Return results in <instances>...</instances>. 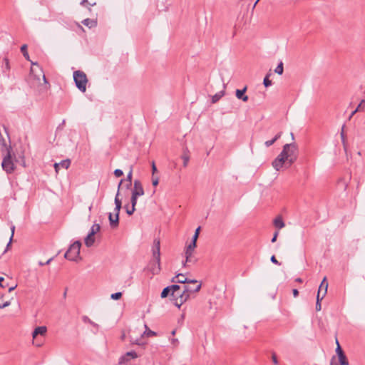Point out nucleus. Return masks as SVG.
Here are the masks:
<instances>
[{
    "label": "nucleus",
    "mask_w": 365,
    "mask_h": 365,
    "mask_svg": "<svg viewBox=\"0 0 365 365\" xmlns=\"http://www.w3.org/2000/svg\"><path fill=\"white\" fill-rule=\"evenodd\" d=\"M297 159V146L294 143H287L283 146L282 150L272 162V166L276 170H279L284 166L290 167Z\"/></svg>",
    "instance_id": "1"
},
{
    "label": "nucleus",
    "mask_w": 365,
    "mask_h": 365,
    "mask_svg": "<svg viewBox=\"0 0 365 365\" xmlns=\"http://www.w3.org/2000/svg\"><path fill=\"white\" fill-rule=\"evenodd\" d=\"M202 287L201 282L196 279L184 277V302L193 297Z\"/></svg>",
    "instance_id": "2"
},
{
    "label": "nucleus",
    "mask_w": 365,
    "mask_h": 365,
    "mask_svg": "<svg viewBox=\"0 0 365 365\" xmlns=\"http://www.w3.org/2000/svg\"><path fill=\"white\" fill-rule=\"evenodd\" d=\"M200 230V227H198L195 232V234L192 237V242L187 246L185 251V262H184V267L186 263H195L196 262V258L192 255L193 251L196 247V242L199 236Z\"/></svg>",
    "instance_id": "3"
},
{
    "label": "nucleus",
    "mask_w": 365,
    "mask_h": 365,
    "mask_svg": "<svg viewBox=\"0 0 365 365\" xmlns=\"http://www.w3.org/2000/svg\"><path fill=\"white\" fill-rule=\"evenodd\" d=\"M121 185L122 184H118V191L115 197V215L113 216L112 213H109V221L110 225L112 227H116L119 223V212L121 209L122 202L121 200L119 199L118 196Z\"/></svg>",
    "instance_id": "4"
},
{
    "label": "nucleus",
    "mask_w": 365,
    "mask_h": 365,
    "mask_svg": "<svg viewBox=\"0 0 365 365\" xmlns=\"http://www.w3.org/2000/svg\"><path fill=\"white\" fill-rule=\"evenodd\" d=\"M170 289V301L178 309L182 305V292L178 284L168 286Z\"/></svg>",
    "instance_id": "5"
},
{
    "label": "nucleus",
    "mask_w": 365,
    "mask_h": 365,
    "mask_svg": "<svg viewBox=\"0 0 365 365\" xmlns=\"http://www.w3.org/2000/svg\"><path fill=\"white\" fill-rule=\"evenodd\" d=\"M81 246V243L80 241L74 242L65 253L64 257L70 261H78L80 259Z\"/></svg>",
    "instance_id": "6"
},
{
    "label": "nucleus",
    "mask_w": 365,
    "mask_h": 365,
    "mask_svg": "<svg viewBox=\"0 0 365 365\" xmlns=\"http://www.w3.org/2000/svg\"><path fill=\"white\" fill-rule=\"evenodd\" d=\"M73 80L77 88L84 93L86 91V84L88 82L86 73L82 71H76L73 72Z\"/></svg>",
    "instance_id": "7"
},
{
    "label": "nucleus",
    "mask_w": 365,
    "mask_h": 365,
    "mask_svg": "<svg viewBox=\"0 0 365 365\" xmlns=\"http://www.w3.org/2000/svg\"><path fill=\"white\" fill-rule=\"evenodd\" d=\"M31 77L34 78V79L36 80L38 83H40L41 78H42L43 83L45 85L48 84L43 71L38 63H32V66L31 68Z\"/></svg>",
    "instance_id": "8"
},
{
    "label": "nucleus",
    "mask_w": 365,
    "mask_h": 365,
    "mask_svg": "<svg viewBox=\"0 0 365 365\" xmlns=\"http://www.w3.org/2000/svg\"><path fill=\"white\" fill-rule=\"evenodd\" d=\"M1 166L6 173H11L14 170V163L11 159L10 154H8V155L3 159Z\"/></svg>",
    "instance_id": "9"
},
{
    "label": "nucleus",
    "mask_w": 365,
    "mask_h": 365,
    "mask_svg": "<svg viewBox=\"0 0 365 365\" xmlns=\"http://www.w3.org/2000/svg\"><path fill=\"white\" fill-rule=\"evenodd\" d=\"M160 240L158 239H155L153 241V245L152 247V253H153V258L154 259L160 261Z\"/></svg>",
    "instance_id": "10"
},
{
    "label": "nucleus",
    "mask_w": 365,
    "mask_h": 365,
    "mask_svg": "<svg viewBox=\"0 0 365 365\" xmlns=\"http://www.w3.org/2000/svg\"><path fill=\"white\" fill-rule=\"evenodd\" d=\"M128 357H130L132 359H136V358H138V354L134 351H128L127 353H125V354L123 355L119 359V364H124V363L128 361H129Z\"/></svg>",
    "instance_id": "11"
},
{
    "label": "nucleus",
    "mask_w": 365,
    "mask_h": 365,
    "mask_svg": "<svg viewBox=\"0 0 365 365\" xmlns=\"http://www.w3.org/2000/svg\"><path fill=\"white\" fill-rule=\"evenodd\" d=\"M150 271L153 274H158L160 271V261L153 259L150 262Z\"/></svg>",
    "instance_id": "12"
},
{
    "label": "nucleus",
    "mask_w": 365,
    "mask_h": 365,
    "mask_svg": "<svg viewBox=\"0 0 365 365\" xmlns=\"http://www.w3.org/2000/svg\"><path fill=\"white\" fill-rule=\"evenodd\" d=\"M246 91L247 86L244 87L242 89H237L235 92L236 97L244 102H247L249 98L247 95L245 94Z\"/></svg>",
    "instance_id": "13"
},
{
    "label": "nucleus",
    "mask_w": 365,
    "mask_h": 365,
    "mask_svg": "<svg viewBox=\"0 0 365 365\" xmlns=\"http://www.w3.org/2000/svg\"><path fill=\"white\" fill-rule=\"evenodd\" d=\"M328 286H329V284L327 280V277H324L319 285V290H318L319 294H321V292L323 291L322 297H324L326 296V294L327 293Z\"/></svg>",
    "instance_id": "14"
},
{
    "label": "nucleus",
    "mask_w": 365,
    "mask_h": 365,
    "mask_svg": "<svg viewBox=\"0 0 365 365\" xmlns=\"http://www.w3.org/2000/svg\"><path fill=\"white\" fill-rule=\"evenodd\" d=\"M132 194L138 197L143 195L144 190L142 187V184H134V187L132 189Z\"/></svg>",
    "instance_id": "15"
},
{
    "label": "nucleus",
    "mask_w": 365,
    "mask_h": 365,
    "mask_svg": "<svg viewBox=\"0 0 365 365\" xmlns=\"http://www.w3.org/2000/svg\"><path fill=\"white\" fill-rule=\"evenodd\" d=\"M47 328L45 326L37 327L33 331L32 336L35 339L38 335L43 336L46 334Z\"/></svg>",
    "instance_id": "16"
},
{
    "label": "nucleus",
    "mask_w": 365,
    "mask_h": 365,
    "mask_svg": "<svg viewBox=\"0 0 365 365\" xmlns=\"http://www.w3.org/2000/svg\"><path fill=\"white\" fill-rule=\"evenodd\" d=\"M82 321L84 322V323H88L89 324H91L94 329H95V331H93V333L94 334H97L98 329H99V325L96 323H95L94 322H93L87 316H83L82 317Z\"/></svg>",
    "instance_id": "17"
},
{
    "label": "nucleus",
    "mask_w": 365,
    "mask_h": 365,
    "mask_svg": "<svg viewBox=\"0 0 365 365\" xmlns=\"http://www.w3.org/2000/svg\"><path fill=\"white\" fill-rule=\"evenodd\" d=\"M71 165V160L69 159L61 160L59 163H55L54 167L56 170L58 172V168H63L67 169Z\"/></svg>",
    "instance_id": "18"
},
{
    "label": "nucleus",
    "mask_w": 365,
    "mask_h": 365,
    "mask_svg": "<svg viewBox=\"0 0 365 365\" xmlns=\"http://www.w3.org/2000/svg\"><path fill=\"white\" fill-rule=\"evenodd\" d=\"M273 224L275 227L280 230L285 226V224L281 216H277L273 221Z\"/></svg>",
    "instance_id": "19"
},
{
    "label": "nucleus",
    "mask_w": 365,
    "mask_h": 365,
    "mask_svg": "<svg viewBox=\"0 0 365 365\" xmlns=\"http://www.w3.org/2000/svg\"><path fill=\"white\" fill-rule=\"evenodd\" d=\"M282 135V131L278 132L272 140H267L264 142L265 146L268 148V147L271 146L272 145H273L278 139H279L281 138Z\"/></svg>",
    "instance_id": "20"
},
{
    "label": "nucleus",
    "mask_w": 365,
    "mask_h": 365,
    "mask_svg": "<svg viewBox=\"0 0 365 365\" xmlns=\"http://www.w3.org/2000/svg\"><path fill=\"white\" fill-rule=\"evenodd\" d=\"M82 24L90 29L96 27L97 26V21L96 20L91 19H84L82 21Z\"/></svg>",
    "instance_id": "21"
},
{
    "label": "nucleus",
    "mask_w": 365,
    "mask_h": 365,
    "mask_svg": "<svg viewBox=\"0 0 365 365\" xmlns=\"http://www.w3.org/2000/svg\"><path fill=\"white\" fill-rule=\"evenodd\" d=\"M84 241H85V245L88 247H91L95 242L94 235H91V234L88 233V235L86 236V237L85 238Z\"/></svg>",
    "instance_id": "22"
},
{
    "label": "nucleus",
    "mask_w": 365,
    "mask_h": 365,
    "mask_svg": "<svg viewBox=\"0 0 365 365\" xmlns=\"http://www.w3.org/2000/svg\"><path fill=\"white\" fill-rule=\"evenodd\" d=\"M225 95L224 91H220L212 96V103H217Z\"/></svg>",
    "instance_id": "23"
},
{
    "label": "nucleus",
    "mask_w": 365,
    "mask_h": 365,
    "mask_svg": "<svg viewBox=\"0 0 365 365\" xmlns=\"http://www.w3.org/2000/svg\"><path fill=\"white\" fill-rule=\"evenodd\" d=\"M339 365H349V361L345 354L338 356Z\"/></svg>",
    "instance_id": "24"
},
{
    "label": "nucleus",
    "mask_w": 365,
    "mask_h": 365,
    "mask_svg": "<svg viewBox=\"0 0 365 365\" xmlns=\"http://www.w3.org/2000/svg\"><path fill=\"white\" fill-rule=\"evenodd\" d=\"M11 235L10 237L8 244L6 245V250H4V252H7V250L9 249V247L11 246V242H12V240L14 237V231H15V226L14 225H11Z\"/></svg>",
    "instance_id": "25"
},
{
    "label": "nucleus",
    "mask_w": 365,
    "mask_h": 365,
    "mask_svg": "<svg viewBox=\"0 0 365 365\" xmlns=\"http://www.w3.org/2000/svg\"><path fill=\"white\" fill-rule=\"evenodd\" d=\"M100 228L101 227L98 224H94L91 227L89 233L91 235H95V234H96L100 230Z\"/></svg>",
    "instance_id": "26"
},
{
    "label": "nucleus",
    "mask_w": 365,
    "mask_h": 365,
    "mask_svg": "<svg viewBox=\"0 0 365 365\" xmlns=\"http://www.w3.org/2000/svg\"><path fill=\"white\" fill-rule=\"evenodd\" d=\"M3 63H4V65L2 66V69H3V72L5 73L6 71H9V69H10L9 61L6 57H5L3 59Z\"/></svg>",
    "instance_id": "27"
},
{
    "label": "nucleus",
    "mask_w": 365,
    "mask_h": 365,
    "mask_svg": "<svg viewBox=\"0 0 365 365\" xmlns=\"http://www.w3.org/2000/svg\"><path fill=\"white\" fill-rule=\"evenodd\" d=\"M21 51L23 56L25 57V58L27 60H29V55L27 51V45L26 44H24L21 46Z\"/></svg>",
    "instance_id": "28"
},
{
    "label": "nucleus",
    "mask_w": 365,
    "mask_h": 365,
    "mask_svg": "<svg viewBox=\"0 0 365 365\" xmlns=\"http://www.w3.org/2000/svg\"><path fill=\"white\" fill-rule=\"evenodd\" d=\"M152 170H153L152 182H159L158 178L154 176V173L157 171V168H156V166H155L154 162H153V163H152Z\"/></svg>",
    "instance_id": "29"
},
{
    "label": "nucleus",
    "mask_w": 365,
    "mask_h": 365,
    "mask_svg": "<svg viewBox=\"0 0 365 365\" xmlns=\"http://www.w3.org/2000/svg\"><path fill=\"white\" fill-rule=\"evenodd\" d=\"M160 296L162 298H165L167 297H170V289H169V287H167L163 289Z\"/></svg>",
    "instance_id": "30"
},
{
    "label": "nucleus",
    "mask_w": 365,
    "mask_h": 365,
    "mask_svg": "<svg viewBox=\"0 0 365 365\" xmlns=\"http://www.w3.org/2000/svg\"><path fill=\"white\" fill-rule=\"evenodd\" d=\"M283 63L281 61L274 69V72L279 75H282L283 73Z\"/></svg>",
    "instance_id": "31"
},
{
    "label": "nucleus",
    "mask_w": 365,
    "mask_h": 365,
    "mask_svg": "<svg viewBox=\"0 0 365 365\" xmlns=\"http://www.w3.org/2000/svg\"><path fill=\"white\" fill-rule=\"evenodd\" d=\"M270 74H267L263 81V84L265 87H269L272 85V81L269 79Z\"/></svg>",
    "instance_id": "32"
},
{
    "label": "nucleus",
    "mask_w": 365,
    "mask_h": 365,
    "mask_svg": "<svg viewBox=\"0 0 365 365\" xmlns=\"http://www.w3.org/2000/svg\"><path fill=\"white\" fill-rule=\"evenodd\" d=\"M336 353L337 356L344 354L343 350L341 349L340 344L337 339H336Z\"/></svg>",
    "instance_id": "33"
},
{
    "label": "nucleus",
    "mask_w": 365,
    "mask_h": 365,
    "mask_svg": "<svg viewBox=\"0 0 365 365\" xmlns=\"http://www.w3.org/2000/svg\"><path fill=\"white\" fill-rule=\"evenodd\" d=\"M344 125L342 126V129H341V142L344 145V148L346 150V144L345 135L344 133Z\"/></svg>",
    "instance_id": "34"
},
{
    "label": "nucleus",
    "mask_w": 365,
    "mask_h": 365,
    "mask_svg": "<svg viewBox=\"0 0 365 365\" xmlns=\"http://www.w3.org/2000/svg\"><path fill=\"white\" fill-rule=\"evenodd\" d=\"M121 297H122V293L120 292L113 293L110 295V298L113 300H118V299H120Z\"/></svg>",
    "instance_id": "35"
},
{
    "label": "nucleus",
    "mask_w": 365,
    "mask_h": 365,
    "mask_svg": "<svg viewBox=\"0 0 365 365\" xmlns=\"http://www.w3.org/2000/svg\"><path fill=\"white\" fill-rule=\"evenodd\" d=\"M113 174L116 177V178H120L121 176H123V172L122 170L120 169H115L113 172Z\"/></svg>",
    "instance_id": "36"
},
{
    "label": "nucleus",
    "mask_w": 365,
    "mask_h": 365,
    "mask_svg": "<svg viewBox=\"0 0 365 365\" xmlns=\"http://www.w3.org/2000/svg\"><path fill=\"white\" fill-rule=\"evenodd\" d=\"M137 198L138 197L133 195L132 194V196H131V207H135L136 205V203H137Z\"/></svg>",
    "instance_id": "37"
},
{
    "label": "nucleus",
    "mask_w": 365,
    "mask_h": 365,
    "mask_svg": "<svg viewBox=\"0 0 365 365\" xmlns=\"http://www.w3.org/2000/svg\"><path fill=\"white\" fill-rule=\"evenodd\" d=\"M170 341H171V344L173 345V346H178L179 344V340L178 339H175V338H171L170 339Z\"/></svg>",
    "instance_id": "38"
},
{
    "label": "nucleus",
    "mask_w": 365,
    "mask_h": 365,
    "mask_svg": "<svg viewBox=\"0 0 365 365\" xmlns=\"http://www.w3.org/2000/svg\"><path fill=\"white\" fill-rule=\"evenodd\" d=\"M132 178H133V175H132V170H130V172L128 173L127 175V177H126V180L129 182H132Z\"/></svg>",
    "instance_id": "39"
},
{
    "label": "nucleus",
    "mask_w": 365,
    "mask_h": 365,
    "mask_svg": "<svg viewBox=\"0 0 365 365\" xmlns=\"http://www.w3.org/2000/svg\"><path fill=\"white\" fill-rule=\"evenodd\" d=\"M270 260L272 263L279 265L280 263L278 262V260L276 259L275 256L272 255L270 258Z\"/></svg>",
    "instance_id": "40"
},
{
    "label": "nucleus",
    "mask_w": 365,
    "mask_h": 365,
    "mask_svg": "<svg viewBox=\"0 0 365 365\" xmlns=\"http://www.w3.org/2000/svg\"><path fill=\"white\" fill-rule=\"evenodd\" d=\"M4 279L2 277H0V287L2 288H5L8 286V284H4Z\"/></svg>",
    "instance_id": "41"
},
{
    "label": "nucleus",
    "mask_w": 365,
    "mask_h": 365,
    "mask_svg": "<svg viewBox=\"0 0 365 365\" xmlns=\"http://www.w3.org/2000/svg\"><path fill=\"white\" fill-rule=\"evenodd\" d=\"M135 211V207H131V208H127L126 209V212L128 215H131Z\"/></svg>",
    "instance_id": "42"
},
{
    "label": "nucleus",
    "mask_w": 365,
    "mask_h": 365,
    "mask_svg": "<svg viewBox=\"0 0 365 365\" xmlns=\"http://www.w3.org/2000/svg\"><path fill=\"white\" fill-rule=\"evenodd\" d=\"M272 361L274 364V365H278V361H277V356L275 354H272Z\"/></svg>",
    "instance_id": "43"
},
{
    "label": "nucleus",
    "mask_w": 365,
    "mask_h": 365,
    "mask_svg": "<svg viewBox=\"0 0 365 365\" xmlns=\"http://www.w3.org/2000/svg\"><path fill=\"white\" fill-rule=\"evenodd\" d=\"M10 302L9 301H7L6 302H4V304H0V309H3V308H5L6 307H9L10 305Z\"/></svg>",
    "instance_id": "44"
},
{
    "label": "nucleus",
    "mask_w": 365,
    "mask_h": 365,
    "mask_svg": "<svg viewBox=\"0 0 365 365\" xmlns=\"http://www.w3.org/2000/svg\"><path fill=\"white\" fill-rule=\"evenodd\" d=\"M278 235H279V232L278 231L274 232V236H273V237H272V239L271 240L272 242H274L277 240Z\"/></svg>",
    "instance_id": "45"
},
{
    "label": "nucleus",
    "mask_w": 365,
    "mask_h": 365,
    "mask_svg": "<svg viewBox=\"0 0 365 365\" xmlns=\"http://www.w3.org/2000/svg\"><path fill=\"white\" fill-rule=\"evenodd\" d=\"M322 309V305H321V302H316V310L317 311H320Z\"/></svg>",
    "instance_id": "46"
},
{
    "label": "nucleus",
    "mask_w": 365,
    "mask_h": 365,
    "mask_svg": "<svg viewBox=\"0 0 365 365\" xmlns=\"http://www.w3.org/2000/svg\"><path fill=\"white\" fill-rule=\"evenodd\" d=\"M148 336H155L156 333L153 331L149 330L148 332H145Z\"/></svg>",
    "instance_id": "47"
},
{
    "label": "nucleus",
    "mask_w": 365,
    "mask_h": 365,
    "mask_svg": "<svg viewBox=\"0 0 365 365\" xmlns=\"http://www.w3.org/2000/svg\"><path fill=\"white\" fill-rule=\"evenodd\" d=\"M323 299H324V297H322V295L321 296V294H319V292H318L317 296V302H321Z\"/></svg>",
    "instance_id": "48"
},
{
    "label": "nucleus",
    "mask_w": 365,
    "mask_h": 365,
    "mask_svg": "<svg viewBox=\"0 0 365 365\" xmlns=\"http://www.w3.org/2000/svg\"><path fill=\"white\" fill-rule=\"evenodd\" d=\"M189 160V157L186 156L184 153V167L186 165L187 163Z\"/></svg>",
    "instance_id": "49"
},
{
    "label": "nucleus",
    "mask_w": 365,
    "mask_h": 365,
    "mask_svg": "<svg viewBox=\"0 0 365 365\" xmlns=\"http://www.w3.org/2000/svg\"><path fill=\"white\" fill-rule=\"evenodd\" d=\"M292 292L294 297H297L299 295V292L297 289H294Z\"/></svg>",
    "instance_id": "50"
},
{
    "label": "nucleus",
    "mask_w": 365,
    "mask_h": 365,
    "mask_svg": "<svg viewBox=\"0 0 365 365\" xmlns=\"http://www.w3.org/2000/svg\"><path fill=\"white\" fill-rule=\"evenodd\" d=\"M358 111V108H356L354 111L351 112L350 116H349V119L352 118V116Z\"/></svg>",
    "instance_id": "51"
},
{
    "label": "nucleus",
    "mask_w": 365,
    "mask_h": 365,
    "mask_svg": "<svg viewBox=\"0 0 365 365\" xmlns=\"http://www.w3.org/2000/svg\"><path fill=\"white\" fill-rule=\"evenodd\" d=\"M336 359V357L334 356L331 360V364L330 365H338L336 364V363H334V360Z\"/></svg>",
    "instance_id": "52"
},
{
    "label": "nucleus",
    "mask_w": 365,
    "mask_h": 365,
    "mask_svg": "<svg viewBox=\"0 0 365 365\" xmlns=\"http://www.w3.org/2000/svg\"><path fill=\"white\" fill-rule=\"evenodd\" d=\"M16 287H17V285L16 284V285H14V286H12V287H9V292H12L13 290H14V289H16Z\"/></svg>",
    "instance_id": "53"
},
{
    "label": "nucleus",
    "mask_w": 365,
    "mask_h": 365,
    "mask_svg": "<svg viewBox=\"0 0 365 365\" xmlns=\"http://www.w3.org/2000/svg\"><path fill=\"white\" fill-rule=\"evenodd\" d=\"M0 141L2 142V144L4 145H6L5 140H4V139L3 138V137L1 135L0 137Z\"/></svg>",
    "instance_id": "54"
},
{
    "label": "nucleus",
    "mask_w": 365,
    "mask_h": 365,
    "mask_svg": "<svg viewBox=\"0 0 365 365\" xmlns=\"http://www.w3.org/2000/svg\"><path fill=\"white\" fill-rule=\"evenodd\" d=\"M0 141L2 142V144L4 145H6L5 140H4V139L3 138V137L1 135L0 137Z\"/></svg>",
    "instance_id": "55"
},
{
    "label": "nucleus",
    "mask_w": 365,
    "mask_h": 365,
    "mask_svg": "<svg viewBox=\"0 0 365 365\" xmlns=\"http://www.w3.org/2000/svg\"><path fill=\"white\" fill-rule=\"evenodd\" d=\"M53 259V257H51L50 259H48L46 262V264H48L51 263V262Z\"/></svg>",
    "instance_id": "56"
},
{
    "label": "nucleus",
    "mask_w": 365,
    "mask_h": 365,
    "mask_svg": "<svg viewBox=\"0 0 365 365\" xmlns=\"http://www.w3.org/2000/svg\"><path fill=\"white\" fill-rule=\"evenodd\" d=\"M86 3H88L87 0H82L81 2V5L84 6Z\"/></svg>",
    "instance_id": "57"
},
{
    "label": "nucleus",
    "mask_w": 365,
    "mask_h": 365,
    "mask_svg": "<svg viewBox=\"0 0 365 365\" xmlns=\"http://www.w3.org/2000/svg\"><path fill=\"white\" fill-rule=\"evenodd\" d=\"M363 103H364V100H362V101H361V103H359V105L357 106L358 110L359 109V108H360V107H361V104H362Z\"/></svg>",
    "instance_id": "58"
},
{
    "label": "nucleus",
    "mask_w": 365,
    "mask_h": 365,
    "mask_svg": "<svg viewBox=\"0 0 365 365\" xmlns=\"http://www.w3.org/2000/svg\"><path fill=\"white\" fill-rule=\"evenodd\" d=\"M259 1L257 0V1H255V3L253 4V6H252V9H253L255 8L256 5L257 4V3H258Z\"/></svg>",
    "instance_id": "59"
},
{
    "label": "nucleus",
    "mask_w": 365,
    "mask_h": 365,
    "mask_svg": "<svg viewBox=\"0 0 365 365\" xmlns=\"http://www.w3.org/2000/svg\"><path fill=\"white\" fill-rule=\"evenodd\" d=\"M38 264H39V265H40V266H43V265H45V264H46V262H39V263H38Z\"/></svg>",
    "instance_id": "60"
},
{
    "label": "nucleus",
    "mask_w": 365,
    "mask_h": 365,
    "mask_svg": "<svg viewBox=\"0 0 365 365\" xmlns=\"http://www.w3.org/2000/svg\"><path fill=\"white\" fill-rule=\"evenodd\" d=\"M177 330H178V329L173 330L172 332H171L172 335H175L176 331H177Z\"/></svg>",
    "instance_id": "61"
},
{
    "label": "nucleus",
    "mask_w": 365,
    "mask_h": 365,
    "mask_svg": "<svg viewBox=\"0 0 365 365\" xmlns=\"http://www.w3.org/2000/svg\"><path fill=\"white\" fill-rule=\"evenodd\" d=\"M296 282H302V279H301V278H297V279H296Z\"/></svg>",
    "instance_id": "62"
},
{
    "label": "nucleus",
    "mask_w": 365,
    "mask_h": 365,
    "mask_svg": "<svg viewBox=\"0 0 365 365\" xmlns=\"http://www.w3.org/2000/svg\"><path fill=\"white\" fill-rule=\"evenodd\" d=\"M22 165L25 167V161L24 160V158H22Z\"/></svg>",
    "instance_id": "63"
},
{
    "label": "nucleus",
    "mask_w": 365,
    "mask_h": 365,
    "mask_svg": "<svg viewBox=\"0 0 365 365\" xmlns=\"http://www.w3.org/2000/svg\"><path fill=\"white\" fill-rule=\"evenodd\" d=\"M124 180H125L124 179H121V180L119 181V182L123 183V182H124Z\"/></svg>",
    "instance_id": "64"
}]
</instances>
